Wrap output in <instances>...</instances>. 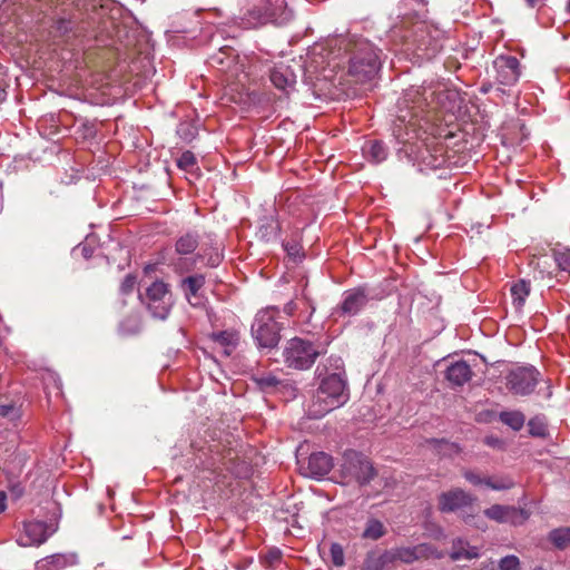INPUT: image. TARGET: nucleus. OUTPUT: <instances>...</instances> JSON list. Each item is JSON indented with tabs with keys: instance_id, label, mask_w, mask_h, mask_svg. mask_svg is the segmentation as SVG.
I'll return each instance as SVG.
<instances>
[{
	"instance_id": "f257e3e1",
	"label": "nucleus",
	"mask_w": 570,
	"mask_h": 570,
	"mask_svg": "<svg viewBox=\"0 0 570 570\" xmlns=\"http://www.w3.org/2000/svg\"><path fill=\"white\" fill-rule=\"evenodd\" d=\"M335 372L325 375L307 405L311 419H321L331 411L342 406L348 400L343 361L341 357L330 358Z\"/></svg>"
},
{
	"instance_id": "f03ea898",
	"label": "nucleus",
	"mask_w": 570,
	"mask_h": 570,
	"mask_svg": "<svg viewBox=\"0 0 570 570\" xmlns=\"http://www.w3.org/2000/svg\"><path fill=\"white\" fill-rule=\"evenodd\" d=\"M175 253L179 256L176 263L183 271L193 269L197 262H206L209 267H216L223 259L222 244L210 235L200 242L197 233L181 234L175 242Z\"/></svg>"
},
{
	"instance_id": "7ed1b4c3",
	"label": "nucleus",
	"mask_w": 570,
	"mask_h": 570,
	"mask_svg": "<svg viewBox=\"0 0 570 570\" xmlns=\"http://www.w3.org/2000/svg\"><path fill=\"white\" fill-rule=\"evenodd\" d=\"M340 46L350 52L348 72L358 82L372 80L380 70L377 49L365 39L342 38Z\"/></svg>"
},
{
	"instance_id": "20e7f679",
	"label": "nucleus",
	"mask_w": 570,
	"mask_h": 570,
	"mask_svg": "<svg viewBox=\"0 0 570 570\" xmlns=\"http://www.w3.org/2000/svg\"><path fill=\"white\" fill-rule=\"evenodd\" d=\"M451 95L450 91H436L431 88L424 87H411L405 90L403 97L399 100V120L401 122H409L412 125L413 118H417L421 112L425 110L428 107L436 108L434 105V99H436V105L443 107L442 99L443 97L449 98Z\"/></svg>"
},
{
	"instance_id": "39448f33",
	"label": "nucleus",
	"mask_w": 570,
	"mask_h": 570,
	"mask_svg": "<svg viewBox=\"0 0 570 570\" xmlns=\"http://www.w3.org/2000/svg\"><path fill=\"white\" fill-rule=\"evenodd\" d=\"M293 12L287 9L285 0H263V6L248 10L237 22L244 29L255 28L267 21L278 24L288 22Z\"/></svg>"
},
{
	"instance_id": "423d86ee",
	"label": "nucleus",
	"mask_w": 570,
	"mask_h": 570,
	"mask_svg": "<svg viewBox=\"0 0 570 570\" xmlns=\"http://www.w3.org/2000/svg\"><path fill=\"white\" fill-rule=\"evenodd\" d=\"M278 314V309L274 306L262 309L256 314L252 324V335L259 347L273 348L278 344L281 338Z\"/></svg>"
},
{
	"instance_id": "0eeeda50",
	"label": "nucleus",
	"mask_w": 570,
	"mask_h": 570,
	"mask_svg": "<svg viewBox=\"0 0 570 570\" xmlns=\"http://www.w3.org/2000/svg\"><path fill=\"white\" fill-rule=\"evenodd\" d=\"M338 471L345 484L357 483L363 485L368 483L375 475L371 461L354 450L344 452Z\"/></svg>"
},
{
	"instance_id": "6e6552de",
	"label": "nucleus",
	"mask_w": 570,
	"mask_h": 570,
	"mask_svg": "<svg viewBox=\"0 0 570 570\" xmlns=\"http://www.w3.org/2000/svg\"><path fill=\"white\" fill-rule=\"evenodd\" d=\"M324 350L309 341L294 337L286 343L283 351L284 363L295 370H308Z\"/></svg>"
},
{
	"instance_id": "1a4fd4ad",
	"label": "nucleus",
	"mask_w": 570,
	"mask_h": 570,
	"mask_svg": "<svg viewBox=\"0 0 570 570\" xmlns=\"http://www.w3.org/2000/svg\"><path fill=\"white\" fill-rule=\"evenodd\" d=\"M540 381V373L533 366L512 368L505 375V387L513 395H530Z\"/></svg>"
},
{
	"instance_id": "9d476101",
	"label": "nucleus",
	"mask_w": 570,
	"mask_h": 570,
	"mask_svg": "<svg viewBox=\"0 0 570 570\" xmlns=\"http://www.w3.org/2000/svg\"><path fill=\"white\" fill-rule=\"evenodd\" d=\"M147 308L155 318L166 320L171 305V294L166 283L154 282L147 289L144 298Z\"/></svg>"
},
{
	"instance_id": "9b49d317",
	"label": "nucleus",
	"mask_w": 570,
	"mask_h": 570,
	"mask_svg": "<svg viewBox=\"0 0 570 570\" xmlns=\"http://www.w3.org/2000/svg\"><path fill=\"white\" fill-rule=\"evenodd\" d=\"M492 77L501 86H514L521 76V66L519 60L509 55H500L492 61Z\"/></svg>"
},
{
	"instance_id": "f8f14e48",
	"label": "nucleus",
	"mask_w": 570,
	"mask_h": 570,
	"mask_svg": "<svg viewBox=\"0 0 570 570\" xmlns=\"http://www.w3.org/2000/svg\"><path fill=\"white\" fill-rule=\"evenodd\" d=\"M210 61L214 66H220V70L240 83L248 77L244 62L239 61V57L235 55L232 48L220 49L218 53L210 58Z\"/></svg>"
},
{
	"instance_id": "ddd939ff",
	"label": "nucleus",
	"mask_w": 570,
	"mask_h": 570,
	"mask_svg": "<svg viewBox=\"0 0 570 570\" xmlns=\"http://www.w3.org/2000/svg\"><path fill=\"white\" fill-rule=\"evenodd\" d=\"M474 501L473 495L460 488H454L439 495L438 508L443 513L456 512L472 505Z\"/></svg>"
},
{
	"instance_id": "4468645a",
	"label": "nucleus",
	"mask_w": 570,
	"mask_h": 570,
	"mask_svg": "<svg viewBox=\"0 0 570 570\" xmlns=\"http://www.w3.org/2000/svg\"><path fill=\"white\" fill-rule=\"evenodd\" d=\"M484 515L500 523L520 524L528 519V513L522 509L493 504L484 510Z\"/></svg>"
},
{
	"instance_id": "2eb2a0df",
	"label": "nucleus",
	"mask_w": 570,
	"mask_h": 570,
	"mask_svg": "<svg viewBox=\"0 0 570 570\" xmlns=\"http://www.w3.org/2000/svg\"><path fill=\"white\" fill-rule=\"evenodd\" d=\"M415 158L420 170H435L445 166L448 161L443 146H425L419 149Z\"/></svg>"
},
{
	"instance_id": "dca6fc26",
	"label": "nucleus",
	"mask_w": 570,
	"mask_h": 570,
	"mask_svg": "<svg viewBox=\"0 0 570 570\" xmlns=\"http://www.w3.org/2000/svg\"><path fill=\"white\" fill-rule=\"evenodd\" d=\"M24 531L18 539L21 547L40 546L50 537L48 525L41 521H29L24 523Z\"/></svg>"
},
{
	"instance_id": "f3484780",
	"label": "nucleus",
	"mask_w": 570,
	"mask_h": 570,
	"mask_svg": "<svg viewBox=\"0 0 570 570\" xmlns=\"http://www.w3.org/2000/svg\"><path fill=\"white\" fill-rule=\"evenodd\" d=\"M332 466V458L328 454L316 452L308 456L306 465H301V471L305 476L320 479L326 475Z\"/></svg>"
},
{
	"instance_id": "a211bd4d",
	"label": "nucleus",
	"mask_w": 570,
	"mask_h": 570,
	"mask_svg": "<svg viewBox=\"0 0 570 570\" xmlns=\"http://www.w3.org/2000/svg\"><path fill=\"white\" fill-rule=\"evenodd\" d=\"M367 303V294L364 288L357 287L344 292L343 301L336 308L342 315H356Z\"/></svg>"
},
{
	"instance_id": "6ab92c4d",
	"label": "nucleus",
	"mask_w": 570,
	"mask_h": 570,
	"mask_svg": "<svg viewBox=\"0 0 570 570\" xmlns=\"http://www.w3.org/2000/svg\"><path fill=\"white\" fill-rule=\"evenodd\" d=\"M464 479L474 487L485 485L492 490H508L513 487V481L508 476H487L472 470L463 471Z\"/></svg>"
},
{
	"instance_id": "aec40b11",
	"label": "nucleus",
	"mask_w": 570,
	"mask_h": 570,
	"mask_svg": "<svg viewBox=\"0 0 570 570\" xmlns=\"http://www.w3.org/2000/svg\"><path fill=\"white\" fill-rule=\"evenodd\" d=\"M431 554H433V549L429 544L422 543L415 547L393 549L389 552V560L412 563L419 559L428 558Z\"/></svg>"
},
{
	"instance_id": "412c9836",
	"label": "nucleus",
	"mask_w": 570,
	"mask_h": 570,
	"mask_svg": "<svg viewBox=\"0 0 570 570\" xmlns=\"http://www.w3.org/2000/svg\"><path fill=\"white\" fill-rule=\"evenodd\" d=\"M446 380L451 382L453 385L461 386L468 381H470L472 376V371L470 365L464 361H458L452 363L445 373Z\"/></svg>"
},
{
	"instance_id": "4be33fe9",
	"label": "nucleus",
	"mask_w": 570,
	"mask_h": 570,
	"mask_svg": "<svg viewBox=\"0 0 570 570\" xmlns=\"http://www.w3.org/2000/svg\"><path fill=\"white\" fill-rule=\"evenodd\" d=\"M271 81L276 88L286 90L294 87L296 83V76L289 69V67L281 65L272 70Z\"/></svg>"
},
{
	"instance_id": "5701e85b",
	"label": "nucleus",
	"mask_w": 570,
	"mask_h": 570,
	"mask_svg": "<svg viewBox=\"0 0 570 570\" xmlns=\"http://www.w3.org/2000/svg\"><path fill=\"white\" fill-rule=\"evenodd\" d=\"M204 285L205 276L202 274L190 275L181 281V288L185 293L187 301L191 305L198 304V302H193V298H197L198 292L203 288Z\"/></svg>"
},
{
	"instance_id": "b1692460",
	"label": "nucleus",
	"mask_w": 570,
	"mask_h": 570,
	"mask_svg": "<svg viewBox=\"0 0 570 570\" xmlns=\"http://www.w3.org/2000/svg\"><path fill=\"white\" fill-rule=\"evenodd\" d=\"M452 560L466 559L471 560L479 557L478 548L471 547L468 542L462 539L453 541L452 551L450 554Z\"/></svg>"
},
{
	"instance_id": "393cba45",
	"label": "nucleus",
	"mask_w": 570,
	"mask_h": 570,
	"mask_svg": "<svg viewBox=\"0 0 570 570\" xmlns=\"http://www.w3.org/2000/svg\"><path fill=\"white\" fill-rule=\"evenodd\" d=\"M510 292L512 296V304L515 311L520 312L530 294V283L521 279L511 286Z\"/></svg>"
},
{
	"instance_id": "a878e982",
	"label": "nucleus",
	"mask_w": 570,
	"mask_h": 570,
	"mask_svg": "<svg viewBox=\"0 0 570 570\" xmlns=\"http://www.w3.org/2000/svg\"><path fill=\"white\" fill-rule=\"evenodd\" d=\"M500 421L511 428L513 431H520L524 423L525 416L521 411H502L499 414Z\"/></svg>"
},
{
	"instance_id": "bb28decb",
	"label": "nucleus",
	"mask_w": 570,
	"mask_h": 570,
	"mask_svg": "<svg viewBox=\"0 0 570 570\" xmlns=\"http://www.w3.org/2000/svg\"><path fill=\"white\" fill-rule=\"evenodd\" d=\"M364 155L373 163L379 164L387 156V150L381 141H370L363 147Z\"/></svg>"
},
{
	"instance_id": "cd10ccee",
	"label": "nucleus",
	"mask_w": 570,
	"mask_h": 570,
	"mask_svg": "<svg viewBox=\"0 0 570 570\" xmlns=\"http://www.w3.org/2000/svg\"><path fill=\"white\" fill-rule=\"evenodd\" d=\"M213 340L224 348V353L229 355L237 344V334L229 331H222L213 334Z\"/></svg>"
},
{
	"instance_id": "c85d7f7f",
	"label": "nucleus",
	"mask_w": 570,
	"mask_h": 570,
	"mask_svg": "<svg viewBox=\"0 0 570 570\" xmlns=\"http://www.w3.org/2000/svg\"><path fill=\"white\" fill-rule=\"evenodd\" d=\"M385 534V528L380 520L370 519L366 522L362 537L364 539L377 540Z\"/></svg>"
},
{
	"instance_id": "c756f323",
	"label": "nucleus",
	"mask_w": 570,
	"mask_h": 570,
	"mask_svg": "<svg viewBox=\"0 0 570 570\" xmlns=\"http://www.w3.org/2000/svg\"><path fill=\"white\" fill-rule=\"evenodd\" d=\"M254 381L265 392L274 391L281 384V381L273 374L255 375Z\"/></svg>"
},
{
	"instance_id": "7c9ffc66",
	"label": "nucleus",
	"mask_w": 570,
	"mask_h": 570,
	"mask_svg": "<svg viewBox=\"0 0 570 570\" xmlns=\"http://www.w3.org/2000/svg\"><path fill=\"white\" fill-rule=\"evenodd\" d=\"M75 561H76L75 554L57 553V554H52V556L46 558V564L52 566L55 569L65 568L69 564L75 563Z\"/></svg>"
},
{
	"instance_id": "2f4dec72",
	"label": "nucleus",
	"mask_w": 570,
	"mask_h": 570,
	"mask_svg": "<svg viewBox=\"0 0 570 570\" xmlns=\"http://www.w3.org/2000/svg\"><path fill=\"white\" fill-rule=\"evenodd\" d=\"M550 540L560 549L570 544V528L556 529L550 533Z\"/></svg>"
},
{
	"instance_id": "473e14b6",
	"label": "nucleus",
	"mask_w": 570,
	"mask_h": 570,
	"mask_svg": "<svg viewBox=\"0 0 570 570\" xmlns=\"http://www.w3.org/2000/svg\"><path fill=\"white\" fill-rule=\"evenodd\" d=\"M553 258L561 272L570 273V248L554 249Z\"/></svg>"
},
{
	"instance_id": "72a5a7b5",
	"label": "nucleus",
	"mask_w": 570,
	"mask_h": 570,
	"mask_svg": "<svg viewBox=\"0 0 570 570\" xmlns=\"http://www.w3.org/2000/svg\"><path fill=\"white\" fill-rule=\"evenodd\" d=\"M529 432L533 436H543L547 432V425L539 416L533 417L528 423Z\"/></svg>"
},
{
	"instance_id": "f704fd0d",
	"label": "nucleus",
	"mask_w": 570,
	"mask_h": 570,
	"mask_svg": "<svg viewBox=\"0 0 570 570\" xmlns=\"http://www.w3.org/2000/svg\"><path fill=\"white\" fill-rule=\"evenodd\" d=\"M331 559L335 567H343L345 563L344 549L340 543H332L330 548Z\"/></svg>"
},
{
	"instance_id": "c9c22d12",
	"label": "nucleus",
	"mask_w": 570,
	"mask_h": 570,
	"mask_svg": "<svg viewBox=\"0 0 570 570\" xmlns=\"http://www.w3.org/2000/svg\"><path fill=\"white\" fill-rule=\"evenodd\" d=\"M195 165L196 158L191 151H184L177 159V166L184 170H191Z\"/></svg>"
},
{
	"instance_id": "e433bc0d",
	"label": "nucleus",
	"mask_w": 570,
	"mask_h": 570,
	"mask_svg": "<svg viewBox=\"0 0 570 570\" xmlns=\"http://www.w3.org/2000/svg\"><path fill=\"white\" fill-rule=\"evenodd\" d=\"M500 570H520V561L515 556H507L499 562Z\"/></svg>"
},
{
	"instance_id": "4c0bfd02",
	"label": "nucleus",
	"mask_w": 570,
	"mask_h": 570,
	"mask_svg": "<svg viewBox=\"0 0 570 570\" xmlns=\"http://www.w3.org/2000/svg\"><path fill=\"white\" fill-rule=\"evenodd\" d=\"M277 232L278 225L276 222H274L273 218H271V224L268 226L261 227L262 237L265 238L266 240L275 238L277 236Z\"/></svg>"
},
{
	"instance_id": "58836bf2",
	"label": "nucleus",
	"mask_w": 570,
	"mask_h": 570,
	"mask_svg": "<svg viewBox=\"0 0 570 570\" xmlns=\"http://www.w3.org/2000/svg\"><path fill=\"white\" fill-rule=\"evenodd\" d=\"M284 249L288 254V256L293 257L294 259L301 258V250L302 247L297 243H286L284 244Z\"/></svg>"
},
{
	"instance_id": "ea45409f",
	"label": "nucleus",
	"mask_w": 570,
	"mask_h": 570,
	"mask_svg": "<svg viewBox=\"0 0 570 570\" xmlns=\"http://www.w3.org/2000/svg\"><path fill=\"white\" fill-rule=\"evenodd\" d=\"M136 285V277L132 275H127L120 285V291L122 294H129L134 291Z\"/></svg>"
},
{
	"instance_id": "a19ab883",
	"label": "nucleus",
	"mask_w": 570,
	"mask_h": 570,
	"mask_svg": "<svg viewBox=\"0 0 570 570\" xmlns=\"http://www.w3.org/2000/svg\"><path fill=\"white\" fill-rule=\"evenodd\" d=\"M13 410L12 404H0V416H8Z\"/></svg>"
},
{
	"instance_id": "79ce46f5",
	"label": "nucleus",
	"mask_w": 570,
	"mask_h": 570,
	"mask_svg": "<svg viewBox=\"0 0 570 570\" xmlns=\"http://www.w3.org/2000/svg\"><path fill=\"white\" fill-rule=\"evenodd\" d=\"M295 309H296V304H295L293 301L288 302V303L285 305V307H284V312H285L287 315H293V314H294V312H295Z\"/></svg>"
},
{
	"instance_id": "37998d69",
	"label": "nucleus",
	"mask_w": 570,
	"mask_h": 570,
	"mask_svg": "<svg viewBox=\"0 0 570 570\" xmlns=\"http://www.w3.org/2000/svg\"><path fill=\"white\" fill-rule=\"evenodd\" d=\"M7 509V495L4 492L0 491V513H2Z\"/></svg>"
},
{
	"instance_id": "c03bdc74",
	"label": "nucleus",
	"mask_w": 570,
	"mask_h": 570,
	"mask_svg": "<svg viewBox=\"0 0 570 570\" xmlns=\"http://www.w3.org/2000/svg\"><path fill=\"white\" fill-rule=\"evenodd\" d=\"M547 0H525L527 4L531 8L541 7Z\"/></svg>"
},
{
	"instance_id": "a18cd8bd",
	"label": "nucleus",
	"mask_w": 570,
	"mask_h": 570,
	"mask_svg": "<svg viewBox=\"0 0 570 570\" xmlns=\"http://www.w3.org/2000/svg\"><path fill=\"white\" fill-rule=\"evenodd\" d=\"M491 88H492L491 83H483L482 87H481V91L483 94H487V92H489L491 90Z\"/></svg>"
},
{
	"instance_id": "49530a36",
	"label": "nucleus",
	"mask_w": 570,
	"mask_h": 570,
	"mask_svg": "<svg viewBox=\"0 0 570 570\" xmlns=\"http://www.w3.org/2000/svg\"><path fill=\"white\" fill-rule=\"evenodd\" d=\"M487 443H488V444H490V445H492V444H494V440H492V439H487Z\"/></svg>"
},
{
	"instance_id": "de8ad7c7",
	"label": "nucleus",
	"mask_w": 570,
	"mask_h": 570,
	"mask_svg": "<svg viewBox=\"0 0 570 570\" xmlns=\"http://www.w3.org/2000/svg\"><path fill=\"white\" fill-rule=\"evenodd\" d=\"M384 561L383 562H380L379 564L375 566V569L379 570L382 566H383Z\"/></svg>"
},
{
	"instance_id": "09e8293b",
	"label": "nucleus",
	"mask_w": 570,
	"mask_h": 570,
	"mask_svg": "<svg viewBox=\"0 0 570 570\" xmlns=\"http://www.w3.org/2000/svg\"><path fill=\"white\" fill-rule=\"evenodd\" d=\"M567 11L570 13V0L567 3Z\"/></svg>"
},
{
	"instance_id": "8fccbe9b",
	"label": "nucleus",
	"mask_w": 570,
	"mask_h": 570,
	"mask_svg": "<svg viewBox=\"0 0 570 570\" xmlns=\"http://www.w3.org/2000/svg\"><path fill=\"white\" fill-rule=\"evenodd\" d=\"M464 522H469V517H464Z\"/></svg>"
}]
</instances>
